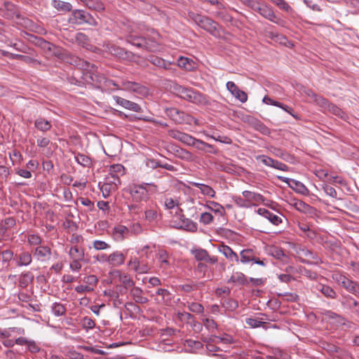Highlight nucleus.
<instances>
[{"label":"nucleus","instance_id":"obj_1","mask_svg":"<svg viewBox=\"0 0 359 359\" xmlns=\"http://www.w3.org/2000/svg\"><path fill=\"white\" fill-rule=\"evenodd\" d=\"M123 39L127 43L149 52H156L160 47V35L154 29H149L144 25L129 23L123 28Z\"/></svg>","mask_w":359,"mask_h":359},{"label":"nucleus","instance_id":"obj_2","mask_svg":"<svg viewBox=\"0 0 359 359\" xmlns=\"http://www.w3.org/2000/svg\"><path fill=\"white\" fill-rule=\"evenodd\" d=\"M70 63L83 69V79L86 83L97 88L102 86L104 76L97 72L95 65L77 57H72Z\"/></svg>","mask_w":359,"mask_h":359},{"label":"nucleus","instance_id":"obj_3","mask_svg":"<svg viewBox=\"0 0 359 359\" xmlns=\"http://www.w3.org/2000/svg\"><path fill=\"white\" fill-rule=\"evenodd\" d=\"M133 203L147 202L149 198V194L156 193L158 187L154 183L131 184L127 189Z\"/></svg>","mask_w":359,"mask_h":359},{"label":"nucleus","instance_id":"obj_4","mask_svg":"<svg viewBox=\"0 0 359 359\" xmlns=\"http://www.w3.org/2000/svg\"><path fill=\"white\" fill-rule=\"evenodd\" d=\"M187 18L193 21L203 29L209 32L211 35L219 37L220 36V27L218 23L206 15H203L193 11H189Z\"/></svg>","mask_w":359,"mask_h":359},{"label":"nucleus","instance_id":"obj_5","mask_svg":"<svg viewBox=\"0 0 359 359\" xmlns=\"http://www.w3.org/2000/svg\"><path fill=\"white\" fill-rule=\"evenodd\" d=\"M243 2L245 6L271 22L278 24L280 21V19L276 15L272 7L266 4H262L255 0H244Z\"/></svg>","mask_w":359,"mask_h":359},{"label":"nucleus","instance_id":"obj_6","mask_svg":"<svg viewBox=\"0 0 359 359\" xmlns=\"http://www.w3.org/2000/svg\"><path fill=\"white\" fill-rule=\"evenodd\" d=\"M68 22L72 25H82L88 24L91 26L98 25L97 20L89 13L83 11L76 9L74 10L69 18Z\"/></svg>","mask_w":359,"mask_h":359},{"label":"nucleus","instance_id":"obj_7","mask_svg":"<svg viewBox=\"0 0 359 359\" xmlns=\"http://www.w3.org/2000/svg\"><path fill=\"white\" fill-rule=\"evenodd\" d=\"M175 90L180 97L193 103L198 104L203 102L204 100L203 96L201 93L194 90L192 88L177 86L175 88Z\"/></svg>","mask_w":359,"mask_h":359},{"label":"nucleus","instance_id":"obj_8","mask_svg":"<svg viewBox=\"0 0 359 359\" xmlns=\"http://www.w3.org/2000/svg\"><path fill=\"white\" fill-rule=\"evenodd\" d=\"M128 266L138 274L147 273L151 270V265L148 262V258L144 256L131 257Z\"/></svg>","mask_w":359,"mask_h":359},{"label":"nucleus","instance_id":"obj_9","mask_svg":"<svg viewBox=\"0 0 359 359\" xmlns=\"http://www.w3.org/2000/svg\"><path fill=\"white\" fill-rule=\"evenodd\" d=\"M332 278L348 292L354 294H359V285L344 275L339 272H334L332 275Z\"/></svg>","mask_w":359,"mask_h":359},{"label":"nucleus","instance_id":"obj_10","mask_svg":"<svg viewBox=\"0 0 359 359\" xmlns=\"http://www.w3.org/2000/svg\"><path fill=\"white\" fill-rule=\"evenodd\" d=\"M111 177H107L110 183L115 186L121 184L120 177L125 174V168L121 164H113L109 169Z\"/></svg>","mask_w":359,"mask_h":359},{"label":"nucleus","instance_id":"obj_11","mask_svg":"<svg viewBox=\"0 0 359 359\" xmlns=\"http://www.w3.org/2000/svg\"><path fill=\"white\" fill-rule=\"evenodd\" d=\"M168 133L172 138L175 139L188 146H191V144H193L196 141V138L193 136L178 130H169Z\"/></svg>","mask_w":359,"mask_h":359},{"label":"nucleus","instance_id":"obj_12","mask_svg":"<svg viewBox=\"0 0 359 359\" xmlns=\"http://www.w3.org/2000/svg\"><path fill=\"white\" fill-rule=\"evenodd\" d=\"M255 158L257 161H261L264 165L266 166L271 167L282 171L288 170V166L286 164L274 160L269 156L265 155H259L257 156Z\"/></svg>","mask_w":359,"mask_h":359},{"label":"nucleus","instance_id":"obj_13","mask_svg":"<svg viewBox=\"0 0 359 359\" xmlns=\"http://www.w3.org/2000/svg\"><path fill=\"white\" fill-rule=\"evenodd\" d=\"M194 256V258L198 262H205L212 264H215L217 262L218 259L215 256H211L208 252L204 249H196L191 251Z\"/></svg>","mask_w":359,"mask_h":359},{"label":"nucleus","instance_id":"obj_14","mask_svg":"<svg viewBox=\"0 0 359 359\" xmlns=\"http://www.w3.org/2000/svg\"><path fill=\"white\" fill-rule=\"evenodd\" d=\"M278 178L281 181L287 183L289 185V187L297 193L301 194L302 195L309 194V190L303 183L296 180L290 179L284 177H278Z\"/></svg>","mask_w":359,"mask_h":359},{"label":"nucleus","instance_id":"obj_15","mask_svg":"<svg viewBox=\"0 0 359 359\" xmlns=\"http://www.w3.org/2000/svg\"><path fill=\"white\" fill-rule=\"evenodd\" d=\"M244 198H246L247 202L250 204V207L252 205H257L259 203H263L264 205H267L265 202L266 198L260 194L255 193L250 191H244L242 193Z\"/></svg>","mask_w":359,"mask_h":359},{"label":"nucleus","instance_id":"obj_16","mask_svg":"<svg viewBox=\"0 0 359 359\" xmlns=\"http://www.w3.org/2000/svg\"><path fill=\"white\" fill-rule=\"evenodd\" d=\"M179 222L177 223V220H173V223H176L175 226L177 229H185L191 232H194L197 229V226L195 222H194L192 220L185 218L184 215H180L179 217Z\"/></svg>","mask_w":359,"mask_h":359},{"label":"nucleus","instance_id":"obj_17","mask_svg":"<svg viewBox=\"0 0 359 359\" xmlns=\"http://www.w3.org/2000/svg\"><path fill=\"white\" fill-rule=\"evenodd\" d=\"M228 90L238 100L244 103L248 100V95L240 90L233 81H228L226 84Z\"/></svg>","mask_w":359,"mask_h":359},{"label":"nucleus","instance_id":"obj_18","mask_svg":"<svg viewBox=\"0 0 359 359\" xmlns=\"http://www.w3.org/2000/svg\"><path fill=\"white\" fill-rule=\"evenodd\" d=\"M123 88L136 93L140 95H144L147 93V88L141 84L135 82L126 81L122 82Z\"/></svg>","mask_w":359,"mask_h":359},{"label":"nucleus","instance_id":"obj_19","mask_svg":"<svg viewBox=\"0 0 359 359\" xmlns=\"http://www.w3.org/2000/svg\"><path fill=\"white\" fill-rule=\"evenodd\" d=\"M33 253L34 256L36 257L38 260L41 262L50 259L52 255L50 248L45 245H39L36 247L34 250Z\"/></svg>","mask_w":359,"mask_h":359},{"label":"nucleus","instance_id":"obj_20","mask_svg":"<svg viewBox=\"0 0 359 359\" xmlns=\"http://www.w3.org/2000/svg\"><path fill=\"white\" fill-rule=\"evenodd\" d=\"M112 278H118L119 281L122 283V285L125 287H133L135 282L130 277V276L126 273H122L119 270H114L110 273Z\"/></svg>","mask_w":359,"mask_h":359},{"label":"nucleus","instance_id":"obj_21","mask_svg":"<svg viewBox=\"0 0 359 359\" xmlns=\"http://www.w3.org/2000/svg\"><path fill=\"white\" fill-rule=\"evenodd\" d=\"M114 99L118 104L127 109L135 112H140L142 111V107L135 102H131L119 96H114Z\"/></svg>","mask_w":359,"mask_h":359},{"label":"nucleus","instance_id":"obj_22","mask_svg":"<svg viewBox=\"0 0 359 359\" xmlns=\"http://www.w3.org/2000/svg\"><path fill=\"white\" fill-rule=\"evenodd\" d=\"M217 249L229 261L239 262L238 255L229 246L222 244L219 245Z\"/></svg>","mask_w":359,"mask_h":359},{"label":"nucleus","instance_id":"obj_23","mask_svg":"<svg viewBox=\"0 0 359 359\" xmlns=\"http://www.w3.org/2000/svg\"><path fill=\"white\" fill-rule=\"evenodd\" d=\"M130 235V231L128 227L123 225H117L112 230V236L115 241H121Z\"/></svg>","mask_w":359,"mask_h":359},{"label":"nucleus","instance_id":"obj_24","mask_svg":"<svg viewBox=\"0 0 359 359\" xmlns=\"http://www.w3.org/2000/svg\"><path fill=\"white\" fill-rule=\"evenodd\" d=\"M16 266H27L32 262V254L28 251H22L15 255Z\"/></svg>","mask_w":359,"mask_h":359},{"label":"nucleus","instance_id":"obj_25","mask_svg":"<svg viewBox=\"0 0 359 359\" xmlns=\"http://www.w3.org/2000/svg\"><path fill=\"white\" fill-rule=\"evenodd\" d=\"M257 212L259 215L269 219L270 221V222H271L274 225L278 226L283 222L281 217L271 212L270 211H269L268 210H266L265 208H258L257 210Z\"/></svg>","mask_w":359,"mask_h":359},{"label":"nucleus","instance_id":"obj_26","mask_svg":"<svg viewBox=\"0 0 359 359\" xmlns=\"http://www.w3.org/2000/svg\"><path fill=\"white\" fill-rule=\"evenodd\" d=\"M143 293V290L139 287L133 286L130 290V296L137 304H144L149 302L148 298L144 297Z\"/></svg>","mask_w":359,"mask_h":359},{"label":"nucleus","instance_id":"obj_27","mask_svg":"<svg viewBox=\"0 0 359 359\" xmlns=\"http://www.w3.org/2000/svg\"><path fill=\"white\" fill-rule=\"evenodd\" d=\"M126 259V255L120 251H115L111 253L108 257V264L112 266H119L122 265Z\"/></svg>","mask_w":359,"mask_h":359},{"label":"nucleus","instance_id":"obj_28","mask_svg":"<svg viewBox=\"0 0 359 359\" xmlns=\"http://www.w3.org/2000/svg\"><path fill=\"white\" fill-rule=\"evenodd\" d=\"M166 114L175 123H182L185 121V116L183 111L178 110L177 108H170L166 109Z\"/></svg>","mask_w":359,"mask_h":359},{"label":"nucleus","instance_id":"obj_29","mask_svg":"<svg viewBox=\"0 0 359 359\" xmlns=\"http://www.w3.org/2000/svg\"><path fill=\"white\" fill-rule=\"evenodd\" d=\"M249 123L255 130L259 131L262 135L266 136L271 135V130L261 121L251 117L249 118Z\"/></svg>","mask_w":359,"mask_h":359},{"label":"nucleus","instance_id":"obj_30","mask_svg":"<svg viewBox=\"0 0 359 359\" xmlns=\"http://www.w3.org/2000/svg\"><path fill=\"white\" fill-rule=\"evenodd\" d=\"M156 294L161 297V299H158V298L156 299L157 302L165 304L166 306L171 305L173 296L169 290L166 289L158 288L156 291Z\"/></svg>","mask_w":359,"mask_h":359},{"label":"nucleus","instance_id":"obj_31","mask_svg":"<svg viewBox=\"0 0 359 359\" xmlns=\"http://www.w3.org/2000/svg\"><path fill=\"white\" fill-rule=\"evenodd\" d=\"M227 283H233L236 285H247L248 284V280L243 273L237 271L232 273L227 280Z\"/></svg>","mask_w":359,"mask_h":359},{"label":"nucleus","instance_id":"obj_32","mask_svg":"<svg viewBox=\"0 0 359 359\" xmlns=\"http://www.w3.org/2000/svg\"><path fill=\"white\" fill-rule=\"evenodd\" d=\"M191 184L193 187L198 188L201 190V194H203L204 196H207L210 198H215L216 193L211 187L207 184L194 182H191Z\"/></svg>","mask_w":359,"mask_h":359},{"label":"nucleus","instance_id":"obj_33","mask_svg":"<svg viewBox=\"0 0 359 359\" xmlns=\"http://www.w3.org/2000/svg\"><path fill=\"white\" fill-rule=\"evenodd\" d=\"M104 295L109 298V300L113 303V306L116 308L120 307L123 304V299L120 297L118 291L109 290L108 291H104Z\"/></svg>","mask_w":359,"mask_h":359},{"label":"nucleus","instance_id":"obj_34","mask_svg":"<svg viewBox=\"0 0 359 359\" xmlns=\"http://www.w3.org/2000/svg\"><path fill=\"white\" fill-rule=\"evenodd\" d=\"M147 60L154 65L165 69H170V66L172 64L170 62L165 60L164 59L156 55H150Z\"/></svg>","mask_w":359,"mask_h":359},{"label":"nucleus","instance_id":"obj_35","mask_svg":"<svg viewBox=\"0 0 359 359\" xmlns=\"http://www.w3.org/2000/svg\"><path fill=\"white\" fill-rule=\"evenodd\" d=\"M4 7L6 9V13L4 15L11 19L17 18L18 19L20 18V13L16 6L9 2H6L4 4Z\"/></svg>","mask_w":359,"mask_h":359},{"label":"nucleus","instance_id":"obj_36","mask_svg":"<svg viewBox=\"0 0 359 359\" xmlns=\"http://www.w3.org/2000/svg\"><path fill=\"white\" fill-rule=\"evenodd\" d=\"M157 258L160 262V267L163 269H167L170 266L169 260V255L167 251L164 250H159L158 252Z\"/></svg>","mask_w":359,"mask_h":359},{"label":"nucleus","instance_id":"obj_37","mask_svg":"<svg viewBox=\"0 0 359 359\" xmlns=\"http://www.w3.org/2000/svg\"><path fill=\"white\" fill-rule=\"evenodd\" d=\"M184 345L190 353H196L197 351L202 349L203 347V345L201 341L191 339H186Z\"/></svg>","mask_w":359,"mask_h":359},{"label":"nucleus","instance_id":"obj_38","mask_svg":"<svg viewBox=\"0 0 359 359\" xmlns=\"http://www.w3.org/2000/svg\"><path fill=\"white\" fill-rule=\"evenodd\" d=\"M34 126L39 130L45 133L50 130L52 125L44 118L39 117L34 121Z\"/></svg>","mask_w":359,"mask_h":359},{"label":"nucleus","instance_id":"obj_39","mask_svg":"<svg viewBox=\"0 0 359 359\" xmlns=\"http://www.w3.org/2000/svg\"><path fill=\"white\" fill-rule=\"evenodd\" d=\"M34 280V275L30 271L21 273L19 279V285L22 288L27 287Z\"/></svg>","mask_w":359,"mask_h":359},{"label":"nucleus","instance_id":"obj_40","mask_svg":"<svg viewBox=\"0 0 359 359\" xmlns=\"http://www.w3.org/2000/svg\"><path fill=\"white\" fill-rule=\"evenodd\" d=\"M241 262L243 264H247L250 262L255 261L256 256L255 252L252 249H244L240 252Z\"/></svg>","mask_w":359,"mask_h":359},{"label":"nucleus","instance_id":"obj_41","mask_svg":"<svg viewBox=\"0 0 359 359\" xmlns=\"http://www.w3.org/2000/svg\"><path fill=\"white\" fill-rule=\"evenodd\" d=\"M10 58L14 59V60H22L28 65H41L40 61H39L38 60L34 59L30 56H28V55H20V54H11Z\"/></svg>","mask_w":359,"mask_h":359},{"label":"nucleus","instance_id":"obj_42","mask_svg":"<svg viewBox=\"0 0 359 359\" xmlns=\"http://www.w3.org/2000/svg\"><path fill=\"white\" fill-rule=\"evenodd\" d=\"M297 210L304 213L310 212L312 207L301 200L294 199L290 203Z\"/></svg>","mask_w":359,"mask_h":359},{"label":"nucleus","instance_id":"obj_43","mask_svg":"<svg viewBox=\"0 0 359 359\" xmlns=\"http://www.w3.org/2000/svg\"><path fill=\"white\" fill-rule=\"evenodd\" d=\"M297 255L302 262L311 264V262L309 261V257H312V251L306 248H299L297 250Z\"/></svg>","mask_w":359,"mask_h":359},{"label":"nucleus","instance_id":"obj_44","mask_svg":"<svg viewBox=\"0 0 359 359\" xmlns=\"http://www.w3.org/2000/svg\"><path fill=\"white\" fill-rule=\"evenodd\" d=\"M180 67L184 68L187 71H191L195 69V62L188 57H181L177 61Z\"/></svg>","mask_w":359,"mask_h":359},{"label":"nucleus","instance_id":"obj_45","mask_svg":"<svg viewBox=\"0 0 359 359\" xmlns=\"http://www.w3.org/2000/svg\"><path fill=\"white\" fill-rule=\"evenodd\" d=\"M69 257L72 259L84 260V250L78 246H72L69 251Z\"/></svg>","mask_w":359,"mask_h":359},{"label":"nucleus","instance_id":"obj_46","mask_svg":"<svg viewBox=\"0 0 359 359\" xmlns=\"http://www.w3.org/2000/svg\"><path fill=\"white\" fill-rule=\"evenodd\" d=\"M53 6L59 11L68 12L72 10V6L69 2L62 1L60 0H53Z\"/></svg>","mask_w":359,"mask_h":359},{"label":"nucleus","instance_id":"obj_47","mask_svg":"<svg viewBox=\"0 0 359 359\" xmlns=\"http://www.w3.org/2000/svg\"><path fill=\"white\" fill-rule=\"evenodd\" d=\"M75 160L79 164H80L83 167L90 168L93 165V161L91 158L83 154H77L75 156Z\"/></svg>","mask_w":359,"mask_h":359},{"label":"nucleus","instance_id":"obj_48","mask_svg":"<svg viewBox=\"0 0 359 359\" xmlns=\"http://www.w3.org/2000/svg\"><path fill=\"white\" fill-rule=\"evenodd\" d=\"M326 109L331 114L346 120L348 117L347 114L339 107L332 103H330Z\"/></svg>","mask_w":359,"mask_h":359},{"label":"nucleus","instance_id":"obj_49","mask_svg":"<svg viewBox=\"0 0 359 359\" xmlns=\"http://www.w3.org/2000/svg\"><path fill=\"white\" fill-rule=\"evenodd\" d=\"M35 43L43 50L48 52H52L55 47L54 44L41 37H35Z\"/></svg>","mask_w":359,"mask_h":359},{"label":"nucleus","instance_id":"obj_50","mask_svg":"<svg viewBox=\"0 0 359 359\" xmlns=\"http://www.w3.org/2000/svg\"><path fill=\"white\" fill-rule=\"evenodd\" d=\"M318 290L321 292L323 295L327 298L336 299L337 294L336 292L330 286L326 285H319Z\"/></svg>","mask_w":359,"mask_h":359},{"label":"nucleus","instance_id":"obj_51","mask_svg":"<svg viewBox=\"0 0 359 359\" xmlns=\"http://www.w3.org/2000/svg\"><path fill=\"white\" fill-rule=\"evenodd\" d=\"M15 224L16 221L14 217H6L0 224V232L4 233L8 229L13 227Z\"/></svg>","mask_w":359,"mask_h":359},{"label":"nucleus","instance_id":"obj_52","mask_svg":"<svg viewBox=\"0 0 359 359\" xmlns=\"http://www.w3.org/2000/svg\"><path fill=\"white\" fill-rule=\"evenodd\" d=\"M191 146L195 147L197 149H199V150H205V148H209L210 150L208 151V152L212 153V154L217 153L216 150L212 151V149H214L213 145L208 144L201 140L196 139V141L194 142L193 144H191Z\"/></svg>","mask_w":359,"mask_h":359},{"label":"nucleus","instance_id":"obj_53","mask_svg":"<svg viewBox=\"0 0 359 359\" xmlns=\"http://www.w3.org/2000/svg\"><path fill=\"white\" fill-rule=\"evenodd\" d=\"M75 42L83 48H88L89 44V39L87 35L82 32H78L75 35Z\"/></svg>","mask_w":359,"mask_h":359},{"label":"nucleus","instance_id":"obj_54","mask_svg":"<svg viewBox=\"0 0 359 359\" xmlns=\"http://www.w3.org/2000/svg\"><path fill=\"white\" fill-rule=\"evenodd\" d=\"M84 5L90 9L97 11H101L104 9L103 4L100 0H86Z\"/></svg>","mask_w":359,"mask_h":359},{"label":"nucleus","instance_id":"obj_55","mask_svg":"<svg viewBox=\"0 0 359 359\" xmlns=\"http://www.w3.org/2000/svg\"><path fill=\"white\" fill-rule=\"evenodd\" d=\"M158 217V212L154 208H149L144 210V220L148 222L157 221Z\"/></svg>","mask_w":359,"mask_h":359},{"label":"nucleus","instance_id":"obj_56","mask_svg":"<svg viewBox=\"0 0 359 359\" xmlns=\"http://www.w3.org/2000/svg\"><path fill=\"white\" fill-rule=\"evenodd\" d=\"M107 51L109 53L116 55V56H122L124 52V49L120 47H117L114 44L107 43L104 45Z\"/></svg>","mask_w":359,"mask_h":359},{"label":"nucleus","instance_id":"obj_57","mask_svg":"<svg viewBox=\"0 0 359 359\" xmlns=\"http://www.w3.org/2000/svg\"><path fill=\"white\" fill-rule=\"evenodd\" d=\"M129 213L133 217L140 215L143 210L141 203H133L128 205Z\"/></svg>","mask_w":359,"mask_h":359},{"label":"nucleus","instance_id":"obj_58","mask_svg":"<svg viewBox=\"0 0 359 359\" xmlns=\"http://www.w3.org/2000/svg\"><path fill=\"white\" fill-rule=\"evenodd\" d=\"M51 309L53 314L56 316H62L66 313L65 306L63 304L57 302H55L53 304Z\"/></svg>","mask_w":359,"mask_h":359},{"label":"nucleus","instance_id":"obj_59","mask_svg":"<svg viewBox=\"0 0 359 359\" xmlns=\"http://www.w3.org/2000/svg\"><path fill=\"white\" fill-rule=\"evenodd\" d=\"M269 252L271 256H273L277 259L282 260L283 257H286L283 250L277 246L270 247Z\"/></svg>","mask_w":359,"mask_h":359},{"label":"nucleus","instance_id":"obj_60","mask_svg":"<svg viewBox=\"0 0 359 359\" xmlns=\"http://www.w3.org/2000/svg\"><path fill=\"white\" fill-rule=\"evenodd\" d=\"M202 320L204 326L209 332H213L217 329V325L213 319L205 318Z\"/></svg>","mask_w":359,"mask_h":359},{"label":"nucleus","instance_id":"obj_61","mask_svg":"<svg viewBox=\"0 0 359 359\" xmlns=\"http://www.w3.org/2000/svg\"><path fill=\"white\" fill-rule=\"evenodd\" d=\"M9 157L13 165L20 163L22 160V154L19 151L16 149H14L11 152H9Z\"/></svg>","mask_w":359,"mask_h":359},{"label":"nucleus","instance_id":"obj_62","mask_svg":"<svg viewBox=\"0 0 359 359\" xmlns=\"http://www.w3.org/2000/svg\"><path fill=\"white\" fill-rule=\"evenodd\" d=\"M273 4L276 5L280 9L290 13L292 11V7L285 0H271Z\"/></svg>","mask_w":359,"mask_h":359},{"label":"nucleus","instance_id":"obj_63","mask_svg":"<svg viewBox=\"0 0 359 359\" xmlns=\"http://www.w3.org/2000/svg\"><path fill=\"white\" fill-rule=\"evenodd\" d=\"M187 306L190 311L196 313H203L204 307L202 304L197 302H187Z\"/></svg>","mask_w":359,"mask_h":359},{"label":"nucleus","instance_id":"obj_64","mask_svg":"<svg viewBox=\"0 0 359 359\" xmlns=\"http://www.w3.org/2000/svg\"><path fill=\"white\" fill-rule=\"evenodd\" d=\"M270 151L274 156L281 158L283 160H287V158L290 156V155L287 152H286L285 151L282 150L281 149H279V148L271 147L270 149Z\"/></svg>","mask_w":359,"mask_h":359}]
</instances>
